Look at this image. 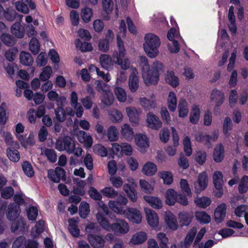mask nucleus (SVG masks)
<instances>
[{
    "mask_svg": "<svg viewBox=\"0 0 248 248\" xmlns=\"http://www.w3.org/2000/svg\"><path fill=\"white\" fill-rule=\"evenodd\" d=\"M142 68V76L144 83L146 86L156 85L159 80L160 74L164 73V65L157 60H155L150 67L148 59L144 56H140Z\"/></svg>",
    "mask_w": 248,
    "mask_h": 248,
    "instance_id": "f257e3e1",
    "label": "nucleus"
},
{
    "mask_svg": "<svg viewBox=\"0 0 248 248\" xmlns=\"http://www.w3.org/2000/svg\"><path fill=\"white\" fill-rule=\"evenodd\" d=\"M143 48L147 56L151 59L155 58L159 53L160 38L155 34L148 33L145 34Z\"/></svg>",
    "mask_w": 248,
    "mask_h": 248,
    "instance_id": "f03ea898",
    "label": "nucleus"
},
{
    "mask_svg": "<svg viewBox=\"0 0 248 248\" xmlns=\"http://www.w3.org/2000/svg\"><path fill=\"white\" fill-rule=\"evenodd\" d=\"M15 203H10L8 206L6 217L9 221L18 218L21 213L20 206L25 203V200L20 194H16L14 196Z\"/></svg>",
    "mask_w": 248,
    "mask_h": 248,
    "instance_id": "7ed1b4c3",
    "label": "nucleus"
},
{
    "mask_svg": "<svg viewBox=\"0 0 248 248\" xmlns=\"http://www.w3.org/2000/svg\"><path fill=\"white\" fill-rule=\"evenodd\" d=\"M111 230L116 235L127 233L129 231L128 223L123 219H116V222L112 223Z\"/></svg>",
    "mask_w": 248,
    "mask_h": 248,
    "instance_id": "20e7f679",
    "label": "nucleus"
},
{
    "mask_svg": "<svg viewBox=\"0 0 248 248\" xmlns=\"http://www.w3.org/2000/svg\"><path fill=\"white\" fill-rule=\"evenodd\" d=\"M213 183L217 192H215V196L217 198H220L223 194L222 188L223 180V175L221 172L216 171L213 175Z\"/></svg>",
    "mask_w": 248,
    "mask_h": 248,
    "instance_id": "39448f33",
    "label": "nucleus"
},
{
    "mask_svg": "<svg viewBox=\"0 0 248 248\" xmlns=\"http://www.w3.org/2000/svg\"><path fill=\"white\" fill-rule=\"evenodd\" d=\"M125 216L131 222L135 224H140L141 222L142 216L141 212L137 208L128 207Z\"/></svg>",
    "mask_w": 248,
    "mask_h": 248,
    "instance_id": "423d86ee",
    "label": "nucleus"
},
{
    "mask_svg": "<svg viewBox=\"0 0 248 248\" xmlns=\"http://www.w3.org/2000/svg\"><path fill=\"white\" fill-rule=\"evenodd\" d=\"M208 178L205 171L200 173L198 176V179L195 184V188L197 195L202 191L204 190L208 186Z\"/></svg>",
    "mask_w": 248,
    "mask_h": 248,
    "instance_id": "0eeeda50",
    "label": "nucleus"
},
{
    "mask_svg": "<svg viewBox=\"0 0 248 248\" xmlns=\"http://www.w3.org/2000/svg\"><path fill=\"white\" fill-rule=\"evenodd\" d=\"M134 138L136 145L144 150L140 151V152H145V150L149 147L150 144L148 137L144 133H136Z\"/></svg>",
    "mask_w": 248,
    "mask_h": 248,
    "instance_id": "6e6552de",
    "label": "nucleus"
},
{
    "mask_svg": "<svg viewBox=\"0 0 248 248\" xmlns=\"http://www.w3.org/2000/svg\"><path fill=\"white\" fill-rule=\"evenodd\" d=\"M17 218L12 220L11 223V232L16 234H19L25 231V226L26 222L24 217H21L18 219Z\"/></svg>",
    "mask_w": 248,
    "mask_h": 248,
    "instance_id": "1a4fd4ad",
    "label": "nucleus"
},
{
    "mask_svg": "<svg viewBox=\"0 0 248 248\" xmlns=\"http://www.w3.org/2000/svg\"><path fill=\"white\" fill-rule=\"evenodd\" d=\"M87 238L89 242L93 248H103L104 247L105 241L102 235L89 234Z\"/></svg>",
    "mask_w": 248,
    "mask_h": 248,
    "instance_id": "9d476101",
    "label": "nucleus"
},
{
    "mask_svg": "<svg viewBox=\"0 0 248 248\" xmlns=\"http://www.w3.org/2000/svg\"><path fill=\"white\" fill-rule=\"evenodd\" d=\"M126 112L130 122L133 126H137L139 124V113L135 107H129L126 108Z\"/></svg>",
    "mask_w": 248,
    "mask_h": 248,
    "instance_id": "9b49d317",
    "label": "nucleus"
},
{
    "mask_svg": "<svg viewBox=\"0 0 248 248\" xmlns=\"http://www.w3.org/2000/svg\"><path fill=\"white\" fill-rule=\"evenodd\" d=\"M75 136L77 137L78 140L80 143H84V146L89 149L90 148L93 143L92 137L91 135H87V133L83 130H79Z\"/></svg>",
    "mask_w": 248,
    "mask_h": 248,
    "instance_id": "f8f14e48",
    "label": "nucleus"
},
{
    "mask_svg": "<svg viewBox=\"0 0 248 248\" xmlns=\"http://www.w3.org/2000/svg\"><path fill=\"white\" fill-rule=\"evenodd\" d=\"M148 127L153 129L158 130L162 127V123L158 117L152 112H149L146 120Z\"/></svg>",
    "mask_w": 248,
    "mask_h": 248,
    "instance_id": "ddd939ff",
    "label": "nucleus"
},
{
    "mask_svg": "<svg viewBox=\"0 0 248 248\" xmlns=\"http://www.w3.org/2000/svg\"><path fill=\"white\" fill-rule=\"evenodd\" d=\"M165 222L167 227L171 230L175 231L178 229V225L176 217L170 211H166L164 214Z\"/></svg>",
    "mask_w": 248,
    "mask_h": 248,
    "instance_id": "4468645a",
    "label": "nucleus"
},
{
    "mask_svg": "<svg viewBox=\"0 0 248 248\" xmlns=\"http://www.w3.org/2000/svg\"><path fill=\"white\" fill-rule=\"evenodd\" d=\"M147 239V234L143 231L136 232L131 236L129 244L133 245H140L142 244Z\"/></svg>",
    "mask_w": 248,
    "mask_h": 248,
    "instance_id": "2eb2a0df",
    "label": "nucleus"
},
{
    "mask_svg": "<svg viewBox=\"0 0 248 248\" xmlns=\"http://www.w3.org/2000/svg\"><path fill=\"white\" fill-rule=\"evenodd\" d=\"M138 73L135 68L131 73L129 76L128 86L129 89L132 93L137 92L139 87V78L137 76Z\"/></svg>",
    "mask_w": 248,
    "mask_h": 248,
    "instance_id": "dca6fc26",
    "label": "nucleus"
},
{
    "mask_svg": "<svg viewBox=\"0 0 248 248\" xmlns=\"http://www.w3.org/2000/svg\"><path fill=\"white\" fill-rule=\"evenodd\" d=\"M145 211L148 224L151 227H156L158 223V218L156 213L149 208L145 209Z\"/></svg>",
    "mask_w": 248,
    "mask_h": 248,
    "instance_id": "f3484780",
    "label": "nucleus"
},
{
    "mask_svg": "<svg viewBox=\"0 0 248 248\" xmlns=\"http://www.w3.org/2000/svg\"><path fill=\"white\" fill-rule=\"evenodd\" d=\"M164 79L165 82L170 85L173 88H176L179 84V79L177 76L175 75L173 71L167 70L165 73Z\"/></svg>",
    "mask_w": 248,
    "mask_h": 248,
    "instance_id": "a211bd4d",
    "label": "nucleus"
},
{
    "mask_svg": "<svg viewBox=\"0 0 248 248\" xmlns=\"http://www.w3.org/2000/svg\"><path fill=\"white\" fill-rule=\"evenodd\" d=\"M213 158L217 163L221 162L225 156L224 147L222 143L217 145L214 150Z\"/></svg>",
    "mask_w": 248,
    "mask_h": 248,
    "instance_id": "6ab92c4d",
    "label": "nucleus"
},
{
    "mask_svg": "<svg viewBox=\"0 0 248 248\" xmlns=\"http://www.w3.org/2000/svg\"><path fill=\"white\" fill-rule=\"evenodd\" d=\"M143 198L147 203L155 209H161L163 206L161 200L157 197L144 195Z\"/></svg>",
    "mask_w": 248,
    "mask_h": 248,
    "instance_id": "aec40b11",
    "label": "nucleus"
},
{
    "mask_svg": "<svg viewBox=\"0 0 248 248\" xmlns=\"http://www.w3.org/2000/svg\"><path fill=\"white\" fill-rule=\"evenodd\" d=\"M121 134L122 137L128 141H130L135 136L133 128L128 124H124L122 126Z\"/></svg>",
    "mask_w": 248,
    "mask_h": 248,
    "instance_id": "412c9836",
    "label": "nucleus"
},
{
    "mask_svg": "<svg viewBox=\"0 0 248 248\" xmlns=\"http://www.w3.org/2000/svg\"><path fill=\"white\" fill-rule=\"evenodd\" d=\"M177 197L178 193L174 189L170 188L168 189L165 195L166 204L169 206L174 205L177 202Z\"/></svg>",
    "mask_w": 248,
    "mask_h": 248,
    "instance_id": "4be33fe9",
    "label": "nucleus"
},
{
    "mask_svg": "<svg viewBox=\"0 0 248 248\" xmlns=\"http://www.w3.org/2000/svg\"><path fill=\"white\" fill-rule=\"evenodd\" d=\"M96 218L102 228L107 231L111 230V224L109 223L108 219L102 213L98 212L96 214Z\"/></svg>",
    "mask_w": 248,
    "mask_h": 248,
    "instance_id": "5701e85b",
    "label": "nucleus"
},
{
    "mask_svg": "<svg viewBox=\"0 0 248 248\" xmlns=\"http://www.w3.org/2000/svg\"><path fill=\"white\" fill-rule=\"evenodd\" d=\"M141 171L147 176H152L157 171V166L153 162L148 161L144 165Z\"/></svg>",
    "mask_w": 248,
    "mask_h": 248,
    "instance_id": "b1692460",
    "label": "nucleus"
},
{
    "mask_svg": "<svg viewBox=\"0 0 248 248\" xmlns=\"http://www.w3.org/2000/svg\"><path fill=\"white\" fill-rule=\"evenodd\" d=\"M11 31L17 38H22L24 36L25 30L20 22H16L11 27Z\"/></svg>",
    "mask_w": 248,
    "mask_h": 248,
    "instance_id": "393cba45",
    "label": "nucleus"
},
{
    "mask_svg": "<svg viewBox=\"0 0 248 248\" xmlns=\"http://www.w3.org/2000/svg\"><path fill=\"white\" fill-rule=\"evenodd\" d=\"M20 63L25 66H31L33 62V59L31 55L25 51H21L19 55Z\"/></svg>",
    "mask_w": 248,
    "mask_h": 248,
    "instance_id": "a878e982",
    "label": "nucleus"
},
{
    "mask_svg": "<svg viewBox=\"0 0 248 248\" xmlns=\"http://www.w3.org/2000/svg\"><path fill=\"white\" fill-rule=\"evenodd\" d=\"M201 114V109L198 105H194L192 107L191 111L190 114L189 121L193 124L198 123Z\"/></svg>",
    "mask_w": 248,
    "mask_h": 248,
    "instance_id": "bb28decb",
    "label": "nucleus"
},
{
    "mask_svg": "<svg viewBox=\"0 0 248 248\" xmlns=\"http://www.w3.org/2000/svg\"><path fill=\"white\" fill-rule=\"evenodd\" d=\"M2 42L6 46H12L16 43V39L15 37L8 33L2 32L0 36Z\"/></svg>",
    "mask_w": 248,
    "mask_h": 248,
    "instance_id": "cd10ccee",
    "label": "nucleus"
},
{
    "mask_svg": "<svg viewBox=\"0 0 248 248\" xmlns=\"http://www.w3.org/2000/svg\"><path fill=\"white\" fill-rule=\"evenodd\" d=\"M116 39L119 51H114L112 57L113 59H114L115 56L117 55H119V58L120 57H124L125 55V49L124 48V41L122 40L121 37L118 35H117Z\"/></svg>",
    "mask_w": 248,
    "mask_h": 248,
    "instance_id": "c85d7f7f",
    "label": "nucleus"
},
{
    "mask_svg": "<svg viewBox=\"0 0 248 248\" xmlns=\"http://www.w3.org/2000/svg\"><path fill=\"white\" fill-rule=\"evenodd\" d=\"M211 99L216 104L222 105L224 100V94L221 91L214 89L211 94Z\"/></svg>",
    "mask_w": 248,
    "mask_h": 248,
    "instance_id": "c756f323",
    "label": "nucleus"
},
{
    "mask_svg": "<svg viewBox=\"0 0 248 248\" xmlns=\"http://www.w3.org/2000/svg\"><path fill=\"white\" fill-rule=\"evenodd\" d=\"M210 198L205 196L202 197H197L194 199L195 204L199 207L205 209L209 206L211 203Z\"/></svg>",
    "mask_w": 248,
    "mask_h": 248,
    "instance_id": "7c9ffc66",
    "label": "nucleus"
},
{
    "mask_svg": "<svg viewBox=\"0 0 248 248\" xmlns=\"http://www.w3.org/2000/svg\"><path fill=\"white\" fill-rule=\"evenodd\" d=\"M159 177L163 179V183L166 185H170L173 181V176L169 171L162 170L158 173Z\"/></svg>",
    "mask_w": 248,
    "mask_h": 248,
    "instance_id": "2f4dec72",
    "label": "nucleus"
},
{
    "mask_svg": "<svg viewBox=\"0 0 248 248\" xmlns=\"http://www.w3.org/2000/svg\"><path fill=\"white\" fill-rule=\"evenodd\" d=\"M93 16V12L92 9L87 6H85L81 9V17L84 23H89L91 21Z\"/></svg>",
    "mask_w": 248,
    "mask_h": 248,
    "instance_id": "473e14b6",
    "label": "nucleus"
},
{
    "mask_svg": "<svg viewBox=\"0 0 248 248\" xmlns=\"http://www.w3.org/2000/svg\"><path fill=\"white\" fill-rule=\"evenodd\" d=\"M90 212V205L86 202H82L79 206V215L81 218H86Z\"/></svg>",
    "mask_w": 248,
    "mask_h": 248,
    "instance_id": "72a5a7b5",
    "label": "nucleus"
},
{
    "mask_svg": "<svg viewBox=\"0 0 248 248\" xmlns=\"http://www.w3.org/2000/svg\"><path fill=\"white\" fill-rule=\"evenodd\" d=\"M40 44L35 37H33L29 43V49L33 55L38 54L40 50Z\"/></svg>",
    "mask_w": 248,
    "mask_h": 248,
    "instance_id": "f704fd0d",
    "label": "nucleus"
},
{
    "mask_svg": "<svg viewBox=\"0 0 248 248\" xmlns=\"http://www.w3.org/2000/svg\"><path fill=\"white\" fill-rule=\"evenodd\" d=\"M42 153L41 155L44 154L46 156L47 159L51 163H54L57 161V155L56 152L51 149L41 148Z\"/></svg>",
    "mask_w": 248,
    "mask_h": 248,
    "instance_id": "c9c22d12",
    "label": "nucleus"
},
{
    "mask_svg": "<svg viewBox=\"0 0 248 248\" xmlns=\"http://www.w3.org/2000/svg\"><path fill=\"white\" fill-rule=\"evenodd\" d=\"M240 194H244L248 191V176L244 175L240 180L238 187Z\"/></svg>",
    "mask_w": 248,
    "mask_h": 248,
    "instance_id": "e433bc0d",
    "label": "nucleus"
},
{
    "mask_svg": "<svg viewBox=\"0 0 248 248\" xmlns=\"http://www.w3.org/2000/svg\"><path fill=\"white\" fill-rule=\"evenodd\" d=\"M62 171H58L56 170H55L53 169H49L47 170V177L53 183H59L61 180V175H62Z\"/></svg>",
    "mask_w": 248,
    "mask_h": 248,
    "instance_id": "4c0bfd02",
    "label": "nucleus"
},
{
    "mask_svg": "<svg viewBox=\"0 0 248 248\" xmlns=\"http://www.w3.org/2000/svg\"><path fill=\"white\" fill-rule=\"evenodd\" d=\"M168 108L171 112H174L177 106V98L175 94L172 91L169 93L168 98Z\"/></svg>",
    "mask_w": 248,
    "mask_h": 248,
    "instance_id": "58836bf2",
    "label": "nucleus"
},
{
    "mask_svg": "<svg viewBox=\"0 0 248 248\" xmlns=\"http://www.w3.org/2000/svg\"><path fill=\"white\" fill-rule=\"evenodd\" d=\"M195 217L197 220L202 224H207L211 221L210 216L205 211L197 212Z\"/></svg>",
    "mask_w": 248,
    "mask_h": 248,
    "instance_id": "ea45409f",
    "label": "nucleus"
},
{
    "mask_svg": "<svg viewBox=\"0 0 248 248\" xmlns=\"http://www.w3.org/2000/svg\"><path fill=\"white\" fill-rule=\"evenodd\" d=\"M140 102L141 106L146 110H149L150 108L156 107V104L155 100H151L145 97H140Z\"/></svg>",
    "mask_w": 248,
    "mask_h": 248,
    "instance_id": "a19ab883",
    "label": "nucleus"
},
{
    "mask_svg": "<svg viewBox=\"0 0 248 248\" xmlns=\"http://www.w3.org/2000/svg\"><path fill=\"white\" fill-rule=\"evenodd\" d=\"M6 154L8 158L12 162H17L20 159L19 152L14 148H8L6 149Z\"/></svg>",
    "mask_w": 248,
    "mask_h": 248,
    "instance_id": "79ce46f5",
    "label": "nucleus"
},
{
    "mask_svg": "<svg viewBox=\"0 0 248 248\" xmlns=\"http://www.w3.org/2000/svg\"><path fill=\"white\" fill-rule=\"evenodd\" d=\"M21 166L22 170L25 175L30 178L34 176V171L31 163L29 161H23Z\"/></svg>",
    "mask_w": 248,
    "mask_h": 248,
    "instance_id": "37998d69",
    "label": "nucleus"
},
{
    "mask_svg": "<svg viewBox=\"0 0 248 248\" xmlns=\"http://www.w3.org/2000/svg\"><path fill=\"white\" fill-rule=\"evenodd\" d=\"M109 119L114 123H119L122 120L123 115L120 110L115 109L108 113Z\"/></svg>",
    "mask_w": 248,
    "mask_h": 248,
    "instance_id": "c03bdc74",
    "label": "nucleus"
},
{
    "mask_svg": "<svg viewBox=\"0 0 248 248\" xmlns=\"http://www.w3.org/2000/svg\"><path fill=\"white\" fill-rule=\"evenodd\" d=\"M100 62L102 68L108 70V66L111 65L112 59L110 56L108 54H101L99 57Z\"/></svg>",
    "mask_w": 248,
    "mask_h": 248,
    "instance_id": "a18cd8bd",
    "label": "nucleus"
},
{
    "mask_svg": "<svg viewBox=\"0 0 248 248\" xmlns=\"http://www.w3.org/2000/svg\"><path fill=\"white\" fill-rule=\"evenodd\" d=\"M52 74V70L50 66L47 65L43 68L42 72L40 74L39 79L42 81H46L49 80Z\"/></svg>",
    "mask_w": 248,
    "mask_h": 248,
    "instance_id": "49530a36",
    "label": "nucleus"
},
{
    "mask_svg": "<svg viewBox=\"0 0 248 248\" xmlns=\"http://www.w3.org/2000/svg\"><path fill=\"white\" fill-rule=\"evenodd\" d=\"M195 139L198 142L204 143V145L208 147L211 145V137L209 135H203L202 133H199L196 135Z\"/></svg>",
    "mask_w": 248,
    "mask_h": 248,
    "instance_id": "de8ad7c7",
    "label": "nucleus"
},
{
    "mask_svg": "<svg viewBox=\"0 0 248 248\" xmlns=\"http://www.w3.org/2000/svg\"><path fill=\"white\" fill-rule=\"evenodd\" d=\"M118 131L114 125H111L108 129V137L110 141H115L118 139Z\"/></svg>",
    "mask_w": 248,
    "mask_h": 248,
    "instance_id": "09e8293b",
    "label": "nucleus"
},
{
    "mask_svg": "<svg viewBox=\"0 0 248 248\" xmlns=\"http://www.w3.org/2000/svg\"><path fill=\"white\" fill-rule=\"evenodd\" d=\"M114 92L118 100L121 102H124L126 99V94L125 90L122 87H116Z\"/></svg>",
    "mask_w": 248,
    "mask_h": 248,
    "instance_id": "8fccbe9b",
    "label": "nucleus"
},
{
    "mask_svg": "<svg viewBox=\"0 0 248 248\" xmlns=\"http://www.w3.org/2000/svg\"><path fill=\"white\" fill-rule=\"evenodd\" d=\"M140 186L141 190L146 194H151L154 190V187L144 179L140 180Z\"/></svg>",
    "mask_w": 248,
    "mask_h": 248,
    "instance_id": "3c124183",
    "label": "nucleus"
},
{
    "mask_svg": "<svg viewBox=\"0 0 248 248\" xmlns=\"http://www.w3.org/2000/svg\"><path fill=\"white\" fill-rule=\"evenodd\" d=\"M100 192L104 196L109 198H114L118 194V192L111 187H105Z\"/></svg>",
    "mask_w": 248,
    "mask_h": 248,
    "instance_id": "603ef678",
    "label": "nucleus"
},
{
    "mask_svg": "<svg viewBox=\"0 0 248 248\" xmlns=\"http://www.w3.org/2000/svg\"><path fill=\"white\" fill-rule=\"evenodd\" d=\"M18 52L16 47H13L10 48L5 52V57L9 62H13L15 59L16 54Z\"/></svg>",
    "mask_w": 248,
    "mask_h": 248,
    "instance_id": "864d4df0",
    "label": "nucleus"
},
{
    "mask_svg": "<svg viewBox=\"0 0 248 248\" xmlns=\"http://www.w3.org/2000/svg\"><path fill=\"white\" fill-rule=\"evenodd\" d=\"M27 214L29 220H36L38 215L37 208L34 206H31L27 210Z\"/></svg>",
    "mask_w": 248,
    "mask_h": 248,
    "instance_id": "5fc2aeb1",
    "label": "nucleus"
},
{
    "mask_svg": "<svg viewBox=\"0 0 248 248\" xmlns=\"http://www.w3.org/2000/svg\"><path fill=\"white\" fill-rule=\"evenodd\" d=\"M115 58H116L117 60L116 61H114V62L121 66V68L123 70H126L129 68L130 63H127V61H128L127 59H124V60L123 58H124V57H120L119 58V55L115 56Z\"/></svg>",
    "mask_w": 248,
    "mask_h": 248,
    "instance_id": "6e6d98bb",
    "label": "nucleus"
},
{
    "mask_svg": "<svg viewBox=\"0 0 248 248\" xmlns=\"http://www.w3.org/2000/svg\"><path fill=\"white\" fill-rule=\"evenodd\" d=\"M14 194V189L11 186H7L2 188L1 190V196L2 198L7 200L12 198Z\"/></svg>",
    "mask_w": 248,
    "mask_h": 248,
    "instance_id": "4d7b16f0",
    "label": "nucleus"
},
{
    "mask_svg": "<svg viewBox=\"0 0 248 248\" xmlns=\"http://www.w3.org/2000/svg\"><path fill=\"white\" fill-rule=\"evenodd\" d=\"M232 129V123L231 119L229 117H226L223 124V132L226 136L228 134L229 131Z\"/></svg>",
    "mask_w": 248,
    "mask_h": 248,
    "instance_id": "13d9d810",
    "label": "nucleus"
},
{
    "mask_svg": "<svg viewBox=\"0 0 248 248\" xmlns=\"http://www.w3.org/2000/svg\"><path fill=\"white\" fill-rule=\"evenodd\" d=\"M207 155L205 152L197 151L195 155V160L200 165H203L206 161Z\"/></svg>",
    "mask_w": 248,
    "mask_h": 248,
    "instance_id": "bf43d9fd",
    "label": "nucleus"
},
{
    "mask_svg": "<svg viewBox=\"0 0 248 248\" xmlns=\"http://www.w3.org/2000/svg\"><path fill=\"white\" fill-rule=\"evenodd\" d=\"M104 96V99L102 100V103L106 106H111L114 102V97L111 91L108 90Z\"/></svg>",
    "mask_w": 248,
    "mask_h": 248,
    "instance_id": "052dcab7",
    "label": "nucleus"
},
{
    "mask_svg": "<svg viewBox=\"0 0 248 248\" xmlns=\"http://www.w3.org/2000/svg\"><path fill=\"white\" fill-rule=\"evenodd\" d=\"M47 62V58L46 53L45 52H41L38 55L36 59V63L37 66L43 67L45 66Z\"/></svg>",
    "mask_w": 248,
    "mask_h": 248,
    "instance_id": "680f3d73",
    "label": "nucleus"
},
{
    "mask_svg": "<svg viewBox=\"0 0 248 248\" xmlns=\"http://www.w3.org/2000/svg\"><path fill=\"white\" fill-rule=\"evenodd\" d=\"M93 151L95 153H98L101 157H106L108 155V151L107 148L100 144L95 145Z\"/></svg>",
    "mask_w": 248,
    "mask_h": 248,
    "instance_id": "e2e57ef3",
    "label": "nucleus"
},
{
    "mask_svg": "<svg viewBox=\"0 0 248 248\" xmlns=\"http://www.w3.org/2000/svg\"><path fill=\"white\" fill-rule=\"evenodd\" d=\"M88 194L92 199L95 201H101L102 196L97 189L93 186H91L88 191Z\"/></svg>",
    "mask_w": 248,
    "mask_h": 248,
    "instance_id": "0e129e2a",
    "label": "nucleus"
},
{
    "mask_svg": "<svg viewBox=\"0 0 248 248\" xmlns=\"http://www.w3.org/2000/svg\"><path fill=\"white\" fill-rule=\"evenodd\" d=\"M99 49L103 52H107L109 48V43L108 39H100L98 43Z\"/></svg>",
    "mask_w": 248,
    "mask_h": 248,
    "instance_id": "69168bd1",
    "label": "nucleus"
},
{
    "mask_svg": "<svg viewBox=\"0 0 248 248\" xmlns=\"http://www.w3.org/2000/svg\"><path fill=\"white\" fill-rule=\"evenodd\" d=\"M48 56L51 62L57 65L60 63V57L57 51L54 49H51L48 52Z\"/></svg>",
    "mask_w": 248,
    "mask_h": 248,
    "instance_id": "338daca9",
    "label": "nucleus"
},
{
    "mask_svg": "<svg viewBox=\"0 0 248 248\" xmlns=\"http://www.w3.org/2000/svg\"><path fill=\"white\" fill-rule=\"evenodd\" d=\"M25 238L23 236L17 237L13 242L12 248H24Z\"/></svg>",
    "mask_w": 248,
    "mask_h": 248,
    "instance_id": "774afa93",
    "label": "nucleus"
}]
</instances>
